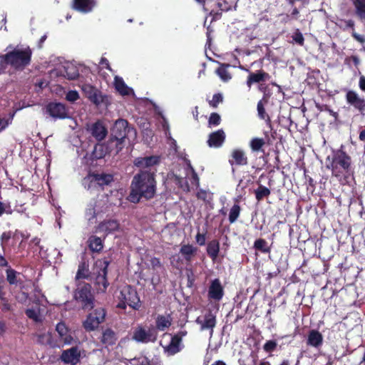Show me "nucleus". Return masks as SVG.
<instances>
[{
  "instance_id": "f257e3e1",
  "label": "nucleus",
  "mask_w": 365,
  "mask_h": 365,
  "mask_svg": "<svg viewBox=\"0 0 365 365\" xmlns=\"http://www.w3.org/2000/svg\"><path fill=\"white\" fill-rule=\"evenodd\" d=\"M157 170H140L133 178L130 191L128 200L133 203H138L141 199H153L157 191L155 179Z\"/></svg>"
},
{
  "instance_id": "f03ea898",
  "label": "nucleus",
  "mask_w": 365,
  "mask_h": 365,
  "mask_svg": "<svg viewBox=\"0 0 365 365\" xmlns=\"http://www.w3.org/2000/svg\"><path fill=\"white\" fill-rule=\"evenodd\" d=\"M32 50L26 48L15 47L12 51L0 56V71L5 72L8 66L15 71H24L31 64Z\"/></svg>"
},
{
  "instance_id": "7ed1b4c3",
  "label": "nucleus",
  "mask_w": 365,
  "mask_h": 365,
  "mask_svg": "<svg viewBox=\"0 0 365 365\" xmlns=\"http://www.w3.org/2000/svg\"><path fill=\"white\" fill-rule=\"evenodd\" d=\"M344 148V145H341L340 148L333 150L331 157L329 156L327 159L330 160V164L327 167L336 178L343 176L348 178L354 173L351 157Z\"/></svg>"
},
{
  "instance_id": "20e7f679",
  "label": "nucleus",
  "mask_w": 365,
  "mask_h": 365,
  "mask_svg": "<svg viewBox=\"0 0 365 365\" xmlns=\"http://www.w3.org/2000/svg\"><path fill=\"white\" fill-rule=\"evenodd\" d=\"M136 130L129 125L128 120L125 119L117 120L112 129L109 139L110 143L115 147V153H118L125 147L126 140L128 143L136 138Z\"/></svg>"
},
{
  "instance_id": "39448f33",
  "label": "nucleus",
  "mask_w": 365,
  "mask_h": 365,
  "mask_svg": "<svg viewBox=\"0 0 365 365\" xmlns=\"http://www.w3.org/2000/svg\"><path fill=\"white\" fill-rule=\"evenodd\" d=\"M73 297L82 309L91 310L94 308L96 299L91 284L85 282H76Z\"/></svg>"
},
{
  "instance_id": "423d86ee",
  "label": "nucleus",
  "mask_w": 365,
  "mask_h": 365,
  "mask_svg": "<svg viewBox=\"0 0 365 365\" xmlns=\"http://www.w3.org/2000/svg\"><path fill=\"white\" fill-rule=\"evenodd\" d=\"M119 299L120 302L116 306L119 309H125L127 305L134 310H138L140 307L138 294L136 289L130 285H127L121 289Z\"/></svg>"
},
{
  "instance_id": "0eeeda50",
  "label": "nucleus",
  "mask_w": 365,
  "mask_h": 365,
  "mask_svg": "<svg viewBox=\"0 0 365 365\" xmlns=\"http://www.w3.org/2000/svg\"><path fill=\"white\" fill-rule=\"evenodd\" d=\"M115 152V147L110 143L108 140V145L97 143L91 153H86L84 155L82 163L86 165H93L96 160L103 158L108 153Z\"/></svg>"
},
{
  "instance_id": "6e6552de",
  "label": "nucleus",
  "mask_w": 365,
  "mask_h": 365,
  "mask_svg": "<svg viewBox=\"0 0 365 365\" xmlns=\"http://www.w3.org/2000/svg\"><path fill=\"white\" fill-rule=\"evenodd\" d=\"M106 311L103 307H97L86 316L83 322V327L86 331L91 332L96 330L99 325L102 324L106 319Z\"/></svg>"
},
{
  "instance_id": "1a4fd4ad",
  "label": "nucleus",
  "mask_w": 365,
  "mask_h": 365,
  "mask_svg": "<svg viewBox=\"0 0 365 365\" xmlns=\"http://www.w3.org/2000/svg\"><path fill=\"white\" fill-rule=\"evenodd\" d=\"M187 334V331L186 330H180L174 334H170V341L168 345L163 346L164 352L168 356H173L180 352L185 347L182 344V339Z\"/></svg>"
},
{
  "instance_id": "9d476101",
  "label": "nucleus",
  "mask_w": 365,
  "mask_h": 365,
  "mask_svg": "<svg viewBox=\"0 0 365 365\" xmlns=\"http://www.w3.org/2000/svg\"><path fill=\"white\" fill-rule=\"evenodd\" d=\"M85 180L89 182L88 188L93 186L104 190L105 186L109 185L113 182L114 177L112 174L109 173H96L90 171L85 178Z\"/></svg>"
},
{
  "instance_id": "9b49d317",
  "label": "nucleus",
  "mask_w": 365,
  "mask_h": 365,
  "mask_svg": "<svg viewBox=\"0 0 365 365\" xmlns=\"http://www.w3.org/2000/svg\"><path fill=\"white\" fill-rule=\"evenodd\" d=\"M345 99L348 105L353 107L362 116L365 115V98L361 96L356 91L345 90Z\"/></svg>"
},
{
  "instance_id": "f8f14e48",
  "label": "nucleus",
  "mask_w": 365,
  "mask_h": 365,
  "mask_svg": "<svg viewBox=\"0 0 365 365\" xmlns=\"http://www.w3.org/2000/svg\"><path fill=\"white\" fill-rule=\"evenodd\" d=\"M99 264L102 267L101 270L98 272L96 279L95 284L97 287V289L99 292H106L107 287L109 285L107 274H108V267L109 265V262L108 260H98L96 262V265Z\"/></svg>"
},
{
  "instance_id": "ddd939ff",
  "label": "nucleus",
  "mask_w": 365,
  "mask_h": 365,
  "mask_svg": "<svg viewBox=\"0 0 365 365\" xmlns=\"http://www.w3.org/2000/svg\"><path fill=\"white\" fill-rule=\"evenodd\" d=\"M46 113L53 119H66L69 117L68 108L59 102H50L46 106Z\"/></svg>"
},
{
  "instance_id": "4468645a",
  "label": "nucleus",
  "mask_w": 365,
  "mask_h": 365,
  "mask_svg": "<svg viewBox=\"0 0 365 365\" xmlns=\"http://www.w3.org/2000/svg\"><path fill=\"white\" fill-rule=\"evenodd\" d=\"M158 333L153 327H150L146 330L144 327L138 326L134 331L133 339L142 343L154 342L157 339Z\"/></svg>"
},
{
  "instance_id": "2eb2a0df",
  "label": "nucleus",
  "mask_w": 365,
  "mask_h": 365,
  "mask_svg": "<svg viewBox=\"0 0 365 365\" xmlns=\"http://www.w3.org/2000/svg\"><path fill=\"white\" fill-rule=\"evenodd\" d=\"M98 339L101 344L104 348L108 349L109 346H113L116 344L118 339V334L110 327L103 328Z\"/></svg>"
},
{
  "instance_id": "dca6fc26",
  "label": "nucleus",
  "mask_w": 365,
  "mask_h": 365,
  "mask_svg": "<svg viewBox=\"0 0 365 365\" xmlns=\"http://www.w3.org/2000/svg\"><path fill=\"white\" fill-rule=\"evenodd\" d=\"M120 224L116 220H105L96 227V232L103 233V239L109 234L118 230Z\"/></svg>"
},
{
  "instance_id": "f3484780",
  "label": "nucleus",
  "mask_w": 365,
  "mask_h": 365,
  "mask_svg": "<svg viewBox=\"0 0 365 365\" xmlns=\"http://www.w3.org/2000/svg\"><path fill=\"white\" fill-rule=\"evenodd\" d=\"M135 166L141 168L140 170H156L155 165L160 163V158L156 155L147 157H139L134 160Z\"/></svg>"
},
{
  "instance_id": "a211bd4d",
  "label": "nucleus",
  "mask_w": 365,
  "mask_h": 365,
  "mask_svg": "<svg viewBox=\"0 0 365 365\" xmlns=\"http://www.w3.org/2000/svg\"><path fill=\"white\" fill-rule=\"evenodd\" d=\"M224 294V288L220 280L218 278L212 280L208 288V298L215 302H220L223 298Z\"/></svg>"
},
{
  "instance_id": "6ab92c4d",
  "label": "nucleus",
  "mask_w": 365,
  "mask_h": 365,
  "mask_svg": "<svg viewBox=\"0 0 365 365\" xmlns=\"http://www.w3.org/2000/svg\"><path fill=\"white\" fill-rule=\"evenodd\" d=\"M61 359L65 364L76 365L81 361V352L77 346H73L62 351Z\"/></svg>"
},
{
  "instance_id": "aec40b11",
  "label": "nucleus",
  "mask_w": 365,
  "mask_h": 365,
  "mask_svg": "<svg viewBox=\"0 0 365 365\" xmlns=\"http://www.w3.org/2000/svg\"><path fill=\"white\" fill-rule=\"evenodd\" d=\"M97 0H73L71 8L80 13L88 14L95 9Z\"/></svg>"
},
{
  "instance_id": "412c9836",
  "label": "nucleus",
  "mask_w": 365,
  "mask_h": 365,
  "mask_svg": "<svg viewBox=\"0 0 365 365\" xmlns=\"http://www.w3.org/2000/svg\"><path fill=\"white\" fill-rule=\"evenodd\" d=\"M270 78L271 76L262 69L258 70L256 72L249 71L246 84L247 87L250 88L254 83H262L269 81Z\"/></svg>"
},
{
  "instance_id": "4be33fe9",
  "label": "nucleus",
  "mask_w": 365,
  "mask_h": 365,
  "mask_svg": "<svg viewBox=\"0 0 365 365\" xmlns=\"http://www.w3.org/2000/svg\"><path fill=\"white\" fill-rule=\"evenodd\" d=\"M264 138H253L250 141V147L252 152H258L260 150H262V147L264 145H270L272 143V139H274V137L273 135L272 136H269L268 131L264 132Z\"/></svg>"
},
{
  "instance_id": "5701e85b",
  "label": "nucleus",
  "mask_w": 365,
  "mask_h": 365,
  "mask_svg": "<svg viewBox=\"0 0 365 365\" xmlns=\"http://www.w3.org/2000/svg\"><path fill=\"white\" fill-rule=\"evenodd\" d=\"M229 163L232 165L236 166H245L248 165V158L246 155L245 152L239 148L232 150L230 158L229 159Z\"/></svg>"
},
{
  "instance_id": "b1692460",
  "label": "nucleus",
  "mask_w": 365,
  "mask_h": 365,
  "mask_svg": "<svg viewBox=\"0 0 365 365\" xmlns=\"http://www.w3.org/2000/svg\"><path fill=\"white\" fill-rule=\"evenodd\" d=\"M226 138V135L222 129H219L211 133L207 139V145L210 148H220Z\"/></svg>"
},
{
  "instance_id": "393cba45",
  "label": "nucleus",
  "mask_w": 365,
  "mask_h": 365,
  "mask_svg": "<svg viewBox=\"0 0 365 365\" xmlns=\"http://www.w3.org/2000/svg\"><path fill=\"white\" fill-rule=\"evenodd\" d=\"M84 91L87 93L89 100L96 105H100L104 101V96L101 92L94 86L87 85L83 88Z\"/></svg>"
},
{
  "instance_id": "a878e982",
  "label": "nucleus",
  "mask_w": 365,
  "mask_h": 365,
  "mask_svg": "<svg viewBox=\"0 0 365 365\" xmlns=\"http://www.w3.org/2000/svg\"><path fill=\"white\" fill-rule=\"evenodd\" d=\"M173 322V319L170 314L163 315L158 314L155 318V331H164L168 329Z\"/></svg>"
},
{
  "instance_id": "bb28decb",
  "label": "nucleus",
  "mask_w": 365,
  "mask_h": 365,
  "mask_svg": "<svg viewBox=\"0 0 365 365\" xmlns=\"http://www.w3.org/2000/svg\"><path fill=\"white\" fill-rule=\"evenodd\" d=\"M103 240V238L102 239L94 235L89 236L87 240V245L91 252L93 253H101L104 247Z\"/></svg>"
},
{
  "instance_id": "cd10ccee",
  "label": "nucleus",
  "mask_w": 365,
  "mask_h": 365,
  "mask_svg": "<svg viewBox=\"0 0 365 365\" xmlns=\"http://www.w3.org/2000/svg\"><path fill=\"white\" fill-rule=\"evenodd\" d=\"M217 324L216 316L212 313L211 310H209L204 315L203 319V324H202V327L200 329L203 330H210V335L212 336L213 334V329L215 327Z\"/></svg>"
},
{
  "instance_id": "c85d7f7f",
  "label": "nucleus",
  "mask_w": 365,
  "mask_h": 365,
  "mask_svg": "<svg viewBox=\"0 0 365 365\" xmlns=\"http://www.w3.org/2000/svg\"><path fill=\"white\" fill-rule=\"evenodd\" d=\"M91 133L97 141H101L106 136L108 130L101 121H97L91 125Z\"/></svg>"
},
{
  "instance_id": "c756f323",
  "label": "nucleus",
  "mask_w": 365,
  "mask_h": 365,
  "mask_svg": "<svg viewBox=\"0 0 365 365\" xmlns=\"http://www.w3.org/2000/svg\"><path fill=\"white\" fill-rule=\"evenodd\" d=\"M307 344L315 348H319L323 344L322 334L315 329L309 331Z\"/></svg>"
},
{
  "instance_id": "7c9ffc66",
  "label": "nucleus",
  "mask_w": 365,
  "mask_h": 365,
  "mask_svg": "<svg viewBox=\"0 0 365 365\" xmlns=\"http://www.w3.org/2000/svg\"><path fill=\"white\" fill-rule=\"evenodd\" d=\"M197 251V247L190 244L182 245L180 249V253L187 262L192 261L193 257L196 255Z\"/></svg>"
},
{
  "instance_id": "2f4dec72",
  "label": "nucleus",
  "mask_w": 365,
  "mask_h": 365,
  "mask_svg": "<svg viewBox=\"0 0 365 365\" xmlns=\"http://www.w3.org/2000/svg\"><path fill=\"white\" fill-rule=\"evenodd\" d=\"M268 102V99L264 96L262 99L258 101L257 106V114L260 119L264 120L267 123L271 126V119L269 115L266 113L264 105Z\"/></svg>"
},
{
  "instance_id": "473e14b6",
  "label": "nucleus",
  "mask_w": 365,
  "mask_h": 365,
  "mask_svg": "<svg viewBox=\"0 0 365 365\" xmlns=\"http://www.w3.org/2000/svg\"><path fill=\"white\" fill-rule=\"evenodd\" d=\"M220 252V242L217 240H212L207 243V255L215 261Z\"/></svg>"
},
{
  "instance_id": "72a5a7b5",
  "label": "nucleus",
  "mask_w": 365,
  "mask_h": 365,
  "mask_svg": "<svg viewBox=\"0 0 365 365\" xmlns=\"http://www.w3.org/2000/svg\"><path fill=\"white\" fill-rule=\"evenodd\" d=\"M114 86L116 91L122 96H128L132 91L124 82L121 77L115 76L114 78Z\"/></svg>"
},
{
  "instance_id": "f704fd0d",
  "label": "nucleus",
  "mask_w": 365,
  "mask_h": 365,
  "mask_svg": "<svg viewBox=\"0 0 365 365\" xmlns=\"http://www.w3.org/2000/svg\"><path fill=\"white\" fill-rule=\"evenodd\" d=\"M89 277L88 264L83 261L79 263L78 271L76 272L75 280L76 282H81V279H88Z\"/></svg>"
},
{
  "instance_id": "c9c22d12",
  "label": "nucleus",
  "mask_w": 365,
  "mask_h": 365,
  "mask_svg": "<svg viewBox=\"0 0 365 365\" xmlns=\"http://www.w3.org/2000/svg\"><path fill=\"white\" fill-rule=\"evenodd\" d=\"M96 204L97 201L93 200L88 203L86 208L85 217L88 222H92L97 217Z\"/></svg>"
},
{
  "instance_id": "e433bc0d",
  "label": "nucleus",
  "mask_w": 365,
  "mask_h": 365,
  "mask_svg": "<svg viewBox=\"0 0 365 365\" xmlns=\"http://www.w3.org/2000/svg\"><path fill=\"white\" fill-rule=\"evenodd\" d=\"M253 248L262 253H270L271 247L268 245V242L263 238L257 239L253 245Z\"/></svg>"
},
{
  "instance_id": "4c0bfd02",
  "label": "nucleus",
  "mask_w": 365,
  "mask_h": 365,
  "mask_svg": "<svg viewBox=\"0 0 365 365\" xmlns=\"http://www.w3.org/2000/svg\"><path fill=\"white\" fill-rule=\"evenodd\" d=\"M17 237L16 232L11 231L4 232L0 236L1 246L4 251L6 249L9 245V242L11 240L15 241Z\"/></svg>"
},
{
  "instance_id": "58836bf2",
  "label": "nucleus",
  "mask_w": 365,
  "mask_h": 365,
  "mask_svg": "<svg viewBox=\"0 0 365 365\" xmlns=\"http://www.w3.org/2000/svg\"><path fill=\"white\" fill-rule=\"evenodd\" d=\"M343 21L345 23V27L344 28V30H346L348 28H351L352 29L351 36L358 42L364 43L365 42V38L355 31L354 21L351 19L344 20Z\"/></svg>"
},
{
  "instance_id": "ea45409f",
  "label": "nucleus",
  "mask_w": 365,
  "mask_h": 365,
  "mask_svg": "<svg viewBox=\"0 0 365 365\" xmlns=\"http://www.w3.org/2000/svg\"><path fill=\"white\" fill-rule=\"evenodd\" d=\"M270 193V190L262 185H259L258 187L255 190V198L257 202H260L264 198L267 197Z\"/></svg>"
},
{
  "instance_id": "a19ab883",
  "label": "nucleus",
  "mask_w": 365,
  "mask_h": 365,
  "mask_svg": "<svg viewBox=\"0 0 365 365\" xmlns=\"http://www.w3.org/2000/svg\"><path fill=\"white\" fill-rule=\"evenodd\" d=\"M356 14L361 19H365V0H352Z\"/></svg>"
},
{
  "instance_id": "79ce46f5",
  "label": "nucleus",
  "mask_w": 365,
  "mask_h": 365,
  "mask_svg": "<svg viewBox=\"0 0 365 365\" xmlns=\"http://www.w3.org/2000/svg\"><path fill=\"white\" fill-rule=\"evenodd\" d=\"M241 212V207L239 204H235L229 212V222L230 224H232L236 222L237 218L239 217Z\"/></svg>"
},
{
  "instance_id": "37998d69",
  "label": "nucleus",
  "mask_w": 365,
  "mask_h": 365,
  "mask_svg": "<svg viewBox=\"0 0 365 365\" xmlns=\"http://www.w3.org/2000/svg\"><path fill=\"white\" fill-rule=\"evenodd\" d=\"M227 66L222 64L220 67H218V68L216 71L217 74L224 81H227L232 78L230 73L228 72L227 69Z\"/></svg>"
},
{
  "instance_id": "c03bdc74",
  "label": "nucleus",
  "mask_w": 365,
  "mask_h": 365,
  "mask_svg": "<svg viewBox=\"0 0 365 365\" xmlns=\"http://www.w3.org/2000/svg\"><path fill=\"white\" fill-rule=\"evenodd\" d=\"M6 280L9 284L14 285L17 284V272L14 269L9 268L6 271Z\"/></svg>"
},
{
  "instance_id": "a18cd8bd",
  "label": "nucleus",
  "mask_w": 365,
  "mask_h": 365,
  "mask_svg": "<svg viewBox=\"0 0 365 365\" xmlns=\"http://www.w3.org/2000/svg\"><path fill=\"white\" fill-rule=\"evenodd\" d=\"M174 180L175 184L180 188H182L185 191L190 190V186L187 180H185L183 178L178 176L177 175H174Z\"/></svg>"
},
{
  "instance_id": "49530a36",
  "label": "nucleus",
  "mask_w": 365,
  "mask_h": 365,
  "mask_svg": "<svg viewBox=\"0 0 365 365\" xmlns=\"http://www.w3.org/2000/svg\"><path fill=\"white\" fill-rule=\"evenodd\" d=\"M223 101V96L221 93H215L212 96V99L209 101L208 103L213 108H217L219 103Z\"/></svg>"
},
{
  "instance_id": "de8ad7c7",
  "label": "nucleus",
  "mask_w": 365,
  "mask_h": 365,
  "mask_svg": "<svg viewBox=\"0 0 365 365\" xmlns=\"http://www.w3.org/2000/svg\"><path fill=\"white\" fill-rule=\"evenodd\" d=\"M25 314L28 318L33 319L35 322H40L41 321L39 313L34 309H27Z\"/></svg>"
},
{
  "instance_id": "09e8293b",
  "label": "nucleus",
  "mask_w": 365,
  "mask_h": 365,
  "mask_svg": "<svg viewBox=\"0 0 365 365\" xmlns=\"http://www.w3.org/2000/svg\"><path fill=\"white\" fill-rule=\"evenodd\" d=\"M277 344L274 340H269L265 342L263 349L266 352L270 353L274 351L277 348Z\"/></svg>"
},
{
  "instance_id": "8fccbe9b",
  "label": "nucleus",
  "mask_w": 365,
  "mask_h": 365,
  "mask_svg": "<svg viewBox=\"0 0 365 365\" xmlns=\"http://www.w3.org/2000/svg\"><path fill=\"white\" fill-rule=\"evenodd\" d=\"M221 122L220 115L217 113H212L208 120L210 125H218Z\"/></svg>"
},
{
  "instance_id": "3c124183",
  "label": "nucleus",
  "mask_w": 365,
  "mask_h": 365,
  "mask_svg": "<svg viewBox=\"0 0 365 365\" xmlns=\"http://www.w3.org/2000/svg\"><path fill=\"white\" fill-rule=\"evenodd\" d=\"M150 263L151 266V269L153 270H157L158 269L163 267V264L160 258L153 257L150 259Z\"/></svg>"
},
{
  "instance_id": "603ef678",
  "label": "nucleus",
  "mask_w": 365,
  "mask_h": 365,
  "mask_svg": "<svg viewBox=\"0 0 365 365\" xmlns=\"http://www.w3.org/2000/svg\"><path fill=\"white\" fill-rule=\"evenodd\" d=\"M79 98V94L76 91H69L66 95V99L69 102H75Z\"/></svg>"
},
{
  "instance_id": "864d4df0",
  "label": "nucleus",
  "mask_w": 365,
  "mask_h": 365,
  "mask_svg": "<svg viewBox=\"0 0 365 365\" xmlns=\"http://www.w3.org/2000/svg\"><path fill=\"white\" fill-rule=\"evenodd\" d=\"M206 234H207V231H205L204 233H200V232L197 233V235L195 236V240H196V242L200 246H203L205 245Z\"/></svg>"
},
{
  "instance_id": "5fc2aeb1",
  "label": "nucleus",
  "mask_w": 365,
  "mask_h": 365,
  "mask_svg": "<svg viewBox=\"0 0 365 365\" xmlns=\"http://www.w3.org/2000/svg\"><path fill=\"white\" fill-rule=\"evenodd\" d=\"M217 5L221 11H228L231 9V5L229 4L228 2L225 0L218 1Z\"/></svg>"
},
{
  "instance_id": "6e6d98bb",
  "label": "nucleus",
  "mask_w": 365,
  "mask_h": 365,
  "mask_svg": "<svg viewBox=\"0 0 365 365\" xmlns=\"http://www.w3.org/2000/svg\"><path fill=\"white\" fill-rule=\"evenodd\" d=\"M293 39L294 40V41L296 43H297L298 44H299L301 46L304 44V36H303L301 32H299V31H297V32L294 33V34L293 36Z\"/></svg>"
},
{
  "instance_id": "4d7b16f0",
  "label": "nucleus",
  "mask_w": 365,
  "mask_h": 365,
  "mask_svg": "<svg viewBox=\"0 0 365 365\" xmlns=\"http://www.w3.org/2000/svg\"><path fill=\"white\" fill-rule=\"evenodd\" d=\"M56 329L61 336H63L66 335L67 328L66 327V326L63 323H58L56 325Z\"/></svg>"
},
{
  "instance_id": "13d9d810",
  "label": "nucleus",
  "mask_w": 365,
  "mask_h": 365,
  "mask_svg": "<svg viewBox=\"0 0 365 365\" xmlns=\"http://www.w3.org/2000/svg\"><path fill=\"white\" fill-rule=\"evenodd\" d=\"M0 300L1 301V310L4 312L10 311L11 309V306L9 303V301L6 299V296H4V299Z\"/></svg>"
},
{
  "instance_id": "bf43d9fd",
  "label": "nucleus",
  "mask_w": 365,
  "mask_h": 365,
  "mask_svg": "<svg viewBox=\"0 0 365 365\" xmlns=\"http://www.w3.org/2000/svg\"><path fill=\"white\" fill-rule=\"evenodd\" d=\"M4 287H5V282L3 278L0 277V299H3L4 296H6V294Z\"/></svg>"
},
{
  "instance_id": "052dcab7",
  "label": "nucleus",
  "mask_w": 365,
  "mask_h": 365,
  "mask_svg": "<svg viewBox=\"0 0 365 365\" xmlns=\"http://www.w3.org/2000/svg\"><path fill=\"white\" fill-rule=\"evenodd\" d=\"M100 64L102 65L103 66H104L106 69H108L109 71L112 70L111 68H110V66L108 60L106 58H105V57H102L101 58V61H100Z\"/></svg>"
},
{
  "instance_id": "680f3d73",
  "label": "nucleus",
  "mask_w": 365,
  "mask_h": 365,
  "mask_svg": "<svg viewBox=\"0 0 365 365\" xmlns=\"http://www.w3.org/2000/svg\"><path fill=\"white\" fill-rule=\"evenodd\" d=\"M359 87L360 90L365 93V76H361L359 81Z\"/></svg>"
},
{
  "instance_id": "e2e57ef3",
  "label": "nucleus",
  "mask_w": 365,
  "mask_h": 365,
  "mask_svg": "<svg viewBox=\"0 0 365 365\" xmlns=\"http://www.w3.org/2000/svg\"><path fill=\"white\" fill-rule=\"evenodd\" d=\"M188 167L191 169L192 170V178L193 180V181H195L197 184H199V178H198V175L196 173V172L195 171L194 168L192 167L191 164L189 163L188 164Z\"/></svg>"
},
{
  "instance_id": "0e129e2a",
  "label": "nucleus",
  "mask_w": 365,
  "mask_h": 365,
  "mask_svg": "<svg viewBox=\"0 0 365 365\" xmlns=\"http://www.w3.org/2000/svg\"><path fill=\"white\" fill-rule=\"evenodd\" d=\"M9 124V120L0 118V132L5 129Z\"/></svg>"
},
{
  "instance_id": "69168bd1",
  "label": "nucleus",
  "mask_w": 365,
  "mask_h": 365,
  "mask_svg": "<svg viewBox=\"0 0 365 365\" xmlns=\"http://www.w3.org/2000/svg\"><path fill=\"white\" fill-rule=\"evenodd\" d=\"M197 197L198 199H202V200H205V198L207 197V192L206 191L203 190H200V191L197 192Z\"/></svg>"
},
{
  "instance_id": "338daca9",
  "label": "nucleus",
  "mask_w": 365,
  "mask_h": 365,
  "mask_svg": "<svg viewBox=\"0 0 365 365\" xmlns=\"http://www.w3.org/2000/svg\"><path fill=\"white\" fill-rule=\"evenodd\" d=\"M9 263L5 257L0 253V267H7Z\"/></svg>"
},
{
  "instance_id": "774afa93",
  "label": "nucleus",
  "mask_w": 365,
  "mask_h": 365,
  "mask_svg": "<svg viewBox=\"0 0 365 365\" xmlns=\"http://www.w3.org/2000/svg\"><path fill=\"white\" fill-rule=\"evenodd\" d=\"M6 331V324L3 321H0V336H1Z\"/></svg>"
}]
</instances>
